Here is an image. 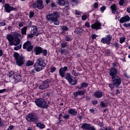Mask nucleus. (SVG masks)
<instances>
[{"mask_svg": "<svg viewBox=\"0 0 130 130\" xmlns=\"http://www.w3.org/2000/svg\"><path fill=\"white\" fill-rule=\"evenodd\" d=\"M67 71H68V67L65 66L63 68H61L59 70V76H60L61 78H64V79H66L68 83L70 84V85H72V86H76V85L78 84V80L76 79V77H75V80H74L73 79V76L70 73H67L65 76L64 74Z\"/></svg>", "mask_w": 130, "mask_h": 130, "instance_id": "f257e3e1", "label": "nucleus"}, {"mask_svg": "<svg viewBox=\"0 0 130 130\" xmlns=\"http://www.w3.org/2000/svg\"><path fill=\"white\" fill-rule=\"evenodd\" d=\"M19 37H20V34H15L14 35L8 34L6 36V38L11 46H13V45L17 46L21 43V40L19 39Z\"/></svg>", "mask_w": 130, "mask_h": 130, "instance_id": "f03ea898", "label": "nucleus"}, {"mask_svg": "<svg viewBox=\"0 0 130 130\" xmlns=\"http://www.w3.org/2000/svg\"><path fill=\"white\" fill-rule=\"evenodd\" d=\"M46 67V63L45 62V60H43L41 58H38L37 60L36 63L34 65V70H31V74H35L37 72H41L44 69V68ZM36 71V72H35Z\"/></svg>", "mask_w": 130, "mask_h": 130, "instance_id": "7ed1b4c3", "label": "nucleus"}, {"mask_svg": "<svg viewBox=\"0 0 130 130\" xmlns=\"http://www.w3.org/2000/svg\"><path fill=\"white\" fill-rule=\"evenodd\" d=\"M60 15L58 12L53 11L52 13L47 15L46 19L47 20L48 22H49L51 24V23H54V25H59L58 18H59Z\"/></svg>", "mask_w": 130, "mask_h": 130, "instance_id": "20e7f679", "label": "nucleus"}, {"mask_svg": "<svg viewBox=\"0 0 130 130\" xmlns=\"http://www.w3.org/2000/svg\"><path fill=\"white\" fill-rule=\"evenodd\" d=\"M35 103L39 107V108H42L43 109H47L48 107H49V104L50 102L49 101L45 102V100L40 98V99H36L35 100Z\"/></svg>", "mask_w": 130, "mask_h": 130, "instance_id": "39448f33", "label": "nucleus"}, {"mask_svg": "<svg viewBox=\"0 0 130 130\" xmlns=\"http://www.w3.org/2000/svg\"><path fill=\"white\" fill-rule=\"evenodd\" d=\"M33 52H35L36 55L43 54V56H47V50L44 49L40 46H36L34 48Z\"/></svg>", "mask_w": 130, "mask_h": 130, "instance_id": "423d86ee", "label": "nucleus"}, {"mask_svg": "<svg viewBox=\"0 0 130 130\" xmlns=\"http://www.w3.org/2000/svg\"><path fill=\"white\" fill-rule=\"evenodd\" d=\"M14 57L16 59V63L18 67L24 65V58L20 55V54L15 52L14 53Z\"/></svg>", "mask_w": 130, "mask_h": 130, "instance_id": "0eeeda50", "label": "nucleus"}, {"mask_svg": "<svg viewBox=\"0 0 130 130\" xmlns=\"http://www.w3.org/2000/svg\"><path fill=\"white\" fill-rule=\"evenodd\" d=\"M26 119L28 122H36L38 120V117L34 113H29L26 116Z\"/></svg>", "mask_w": 130, "mask_h": 130, "instance_id": "6e6552de", "label": "nucleus"}, {"mask_svg": "<svg viewBox=\"0 0 130 130\" xmlns=\"http://www.w3.org/2000/svg\"><path fill=\"white\" fill-rule=\"evenodd\" d=\"M32 9H38L39 10H42L44 9V5H43V0H37V3H34L32 5Z\"/></svg>", "mask_w": 130, "mask_h": 130, "instance_id": "1a4fd4ad", "label": "nucleus"}, {"mask_svg": "<svg viewBox=\"0 0 130 130\" xmlns=\"http://www.w3.org/2000/svg\"><path fill=\"white\" fill-rule=\"evenodd\" d=\"M112 40V35H108L106 36V37H104L102 38L101 42L102 43H103V44H107V45H109Z\"/></svg>", "mask_w": 130, "mask_h": 130, "instance_id": "9d476101", "label": "nucleus"}, {"mask_svg": "<svg viewBox=\"0 0 130 130\" xmlns=\"http://www.w3.org/2000/svg\"><path fill=\"white\" fill-rule=\"evenodd\" d=\"M4 7L6 13H11L12 11L15 12L18 11V8H17V7L14 8L13 6H11L9 4H5Z\"/></svg>", "mask_w": 130, "mask_h": 130, "instance_id": "9b49d317", "label": "nucleus"}, {"mask_svg": "<svg viewBox=\"0 0 130 130\" xmlns=\"http://www.w3.org/2000/svg\"><path fill=\"white\" fill-rule=\"evenodd\" d=\"M33 45L31 44V42L29 40L25 42L23 45V49H26L27 51L31 52L33 50Z\"/></svg>", "mask_w": 130, "mask_h": 130, "instance_id": "f8f14e48", "label": "nucleus"}, {"mask_svg": "<svg viewBox=\"0 0 130 130\" xmlns=\"http://www.w3.org/2000/svg\"><path fill=\"white\" fill-rule=\"evenodd\" d=\"M51 81L50 79H46V80H44L42 82V84H41L39 86V88L40 90H45V89H47L48 87H49V83H50Z\"/></svg>", "mask_w": 130, "mask_h": 130, "instance_id": "ddd939ff", "label": "nucleus"}, {"mask_svg": "<svg viewBox=\"0 0 130 130\" xmlns=\"http://www.w3.org/2000/svg\"><path fill=\"white\" fill-rule=\"evenodd\" d=\"M118 73V70L116 68L112 67L109 69V75L111 77V79L117 76V73Z\"/></svg>", "mask_w": 130, "mask_h": 130, "instance_id": "4468645a", "label": "nucleus"}, {"mask_svg": "<svg viewBox=\"0 0 130 130\" xmlns=\"http://www.w3.org/2000/svg\"><path fill=\"white\" fill-rule=\"evenodd\" d=\"M111 79L112 83L115 84L117 88H118V87L121 85V78L119 77V76H115L111 78Z\"/></svg>", "mask_w": 130, "mask_h": 130, "instance_id": "2eb2a0df", "label": "nucleus"}, {"mask_svg": "<svg viewBox=\"0 0 130 130\" xmlns=\"http://www.w3.org/2000/svg\"><path fill=\"white\" fill-rule=\"evenodd\" d=\"M81 127L85 130H96V128L93 126H91L90 124L87 123H83Z\"/></svg>", "mask_w": 130, "mask_h": 130, "instance_id": "dca6fc26", "label": "nucleus"}, {"mask_svg": "<svg viewBox=\"0 0 130 130\" xmlns=\"http://www.w3.org/2000/svg\"><path fill=\"white\" fill-rule=\"evenodd\" d=\"M91 28L94 29V30H99V29H101V22L96 21L95 23L91 25Z\"/></svg>", "mask_w": 130, "mask_h": 130, "instance_id": "f3484780", "label": "nucleus"}, {"mask_svg": "<svg viewBox=\"0 0 130 130\" xmlns=\"http://www.w3.org/2000/svg\"><path fill=\"white\" fill-rule=\"evenodd\" d=\"M130 21V17L128 15H126L125 16L121 17L119 19V22L121 24H123V23H126V22Z\"/></svg>", "mask_w": 130, "mask_h": 130, "instance_id": "a211bd4d", "label": "nucleus"}, {"mask_svg": "<svg viewBox=\"0 0 130 130\" xmlns=\"http://www.w3.org/2000/svg\"><path fill=\"white\" fill-rule=\"evenodd\" d=\"M89 86V83L84 82L81 84V86H76V89H78V90H81L83 88H87Z\"/></svg>", "mask_w": 130, "mask_h": 130, "instance_id": "6ab92c4d", "label": "nucleus"}, {"mask_svg": "<svg viewBox=\"0 0 130 130\" xmlns=\"http://www.w3.org/2000/svg\"><path fill=\"white\" fill-rule=\"evenodd\" d=\"M110 9L112 11V14H114L115 15L116 13H117V7L115 4H113L111 6Z\"/></svg>", "mask_w": 130, "mask_h": 130, "instance_id": "aec40b11", "label": "nucleus"}, {"mask_svg": "<svg viewBox=\"0 0 130 130\" xmlns=\"http://www.w3.org/2000/svg\"><path fill=\"white\" fill-rule=\"evenodd\" d=\"M68 113L69 114L76 116L78 114V112L76 110V109L71 108L68 109Z\"/></svg>", "mask_w": 130, "mask_h": 130, "instance_id": "412c9836", "label": "nucleus"}, {"mask_svg": "<svg viewBox=\"0 0 130 130\" xmlns=\"http://www.w3.org/2000/svg\"><path fill=\"white\" fill-rule=\"evenodd\" d=\"M94 96L95 98H102L103 96V93L100 91H96L94 92Z\"/></svg>", "mask_w": 130, "mask_h": 130, "instance_id": "4be33fe9", "label": "nucleus"}, {"mask_svg": "<svg viewBox=\"0 0 130 130\" xmlns=\"http://www.w3.org/2000/svg\"><path fill=\"white\" fill-rule=\"evenodd\" d=\"M37 127H39L40 129H43V128H45V125L42 122H38L36 124Z\"/></svg>", "mask_w": 130, "mask_h": 130, "instance_id": "5701e85b", "label": "nucleus"}, {"mask_svg": "<svg viewBox=\"0 0 130 130\" xmlns=\"http://www.w3.org/2000/svg\"><path fill=\"white\" fill-rule=\"evenodd\" d=\"M14 80L15 81H16V82H21V81H22V79L21 78V75H14V77H13Z\"/></svg>", "mask_w": 130, "mask_h": 130, "instance_id": "b1692460", "label": "nucleus"}, {"mask_svg": "<svg viewBox=\"0 0 130 130\" xmlns=\"http://www.w3.org/2000/svg\"><path fill=\"white\" fill-rule=\"evenodd\" d=\"M27 29H28L27 26H24L21 29V34H22V35H26V34H27Z\"/></svg>", "mask_w": 130, "mask_h": 130, "instance_id": "393cba45", "label": "nucleus"}, {"mask_svg": "<svg viewBox=\"0 0 130 130\" xmlns=\"http://www.w3.org/2000/svg\"><path fill=\"white\" fill-rule=\"evenodd\" d=\"M61 30H62V33H66V31H68L69 27L67 26H61Z\"/></svg>", "mask_w": 130, "mask_h": 130, "instance_id": "a878e982", "label": "nucleus"}, {"mask_svg": "<svg viewBox=\"0 0 130 130\" xmlns=\"http://www.w3.org/2000/svg\"><path fill=\"white\" fill-rule=\"evenodd\" d=\"M68 42H61L60 44V46L61 48H66V47H68Z\"/></svg>", "mask_w": 130, "mask_h": 130, "instance_id": "bb28decb", "label": "nucleus"}, {"mask_svg": "<svg viewBox=\"0 0 130 130\" xmlns=\"http://www.w3.org/2000/svg\"><path fill=\"white\" fill-rule=\"evenodd\" d=\"M104 52L106 53V56H110V54H111V51L110 49H105Z\"/></svg>", "mask_w": 130, "mask_h": 130, "instance_id": "cd10ccee", "label": "nucleus"}, {"mask_svg": "<svg viewBox=\"0 0 130 130\" xmlns=\"http://www.w3.org/2000/svg\"><path fill=\"white\" fill-rule=\"evenodd\" d=\"M58 4L59 6H66V1L64 0H58Z\"/></svg>", "mask_w": 130, "mask_h": 130, "instance_id": "c85d7f7f", "label": "nucleus"}, {"mask_svg": "<svg viewBox=\"0 0 130 130\" xmlns=\"http://www.w3.org/2000/svg\"><path fill=\"white\" fill-rule=\"evenodd\" d=\"M33 64H34V62L31 60H28L25 64L26 67H31V66H33Z\"/></svg>", "mask_w": 130, "mask_h": 130, "instance_id": "c756f323", "label": "nucleus"}, {"mask_svg": "<svg viewBox=\"0 0 130 130\" xmlns=\"http://www.w3.org/2000/svg\"><path fill=\"white\" fill-rule=\"evenodd\" d=\"M14 75H15V72H14L13 71L8 72V73L7 74V76H8V77H9V78H11V77H13V76H14Z\"/></svg>", "mask_w": 130, "mask_h": 130, "instance_id": "7c9ffc66", "label": "nucleus"}, {"mask_svg": "<svg viewBox=\"0 0 130 130\" xmlns=\"http://www.w3.org/2000/svg\"><path fill=\"white\" fill-rule=\"evenodd\" d=\"M77 34H81V33H83V32H84V30L80 27H78L77 28Z\"/></svg>", "mask_w": 130, "mask_h": 130, "instance_id": "2f4dec72", "label": "nucleus"}, {"mask_svg": "<svg viewBox=\"0 0 130 130\" xmlns=\"http://www.w3.org/2000/svg\"><path fill=\"white\" fill-rule=\"evenodd\" d=\"M38 32V29H33V34L35 35V36H39V33L37 32Z\"/></svg>", "mask_w": 130, "mask_h": 130, "instance_id": "473e14b6", "label": "nucleus"}, {"mask_svg": "<svg viewBox=\"0 0 130 130\" xmlns=\"http://www.w3.org/2000/svg\"><path fill=\"white\" fill-rule=\"evenodd\" d=\"M109 87H110L111 90H113L114 89V87H116V85L113 83L112 84L110 83L109 84Z\"/></svg>", "mask_w": 130, "mask_h": 130, "instance_id": "72a5a7b5", "label": "nucleus"}, {"mask_svg": "<svg viewBox=\"0 0 130 130\" xmlns=\"http://www.w3.org/2000/svg\"><path fill=\"white\" fill-rule=\"evenodd\" d=\"M34 15H35V13H34V11H31L29 12V18L30 19H32V18H33V17H34Z\"/></svg>", "mask_w": 130, "mask_h": 130, "instance_id": "f704fd0d", "label": "nucleus"}, {"mask_svg": "<svg viewBox=\"0 0 130 130\" xmlns=\"http://www.w3.org/2000/svg\"><path fill=\"white\" fill-rule=\"evenodd\" d=\"M125 41V37H121L120 38L119 43L120 44H122L123 42Z\"/></svg>", "mask_w": 130, "mask_h": 130, "instance_id": "c9c22d12", "label": "nucleus"}, {"mask_svg": "<svg viewBox=\"0 0 130 130\" xmlns=\"http://www.w3.org/2000/svg\"><path fill=\"white\" fill-rule=\"evenodd\" d=\"M85 92L86 91H85L84 90H80L78 91V94L79 96H82V95H84L85 94Z\"/></svg>", "mask_w": 130, "mask_h": 130, "instance_id": "e433bc0d", "label": "nucleus"}, {"mask_svg": "<svg viewBox=\"0 0 130 130\" xmlns=\"http://www.w3.org/2000/svg\"><path fill=\"white\" fill-rule=\"evenodd\" d=\"M22 48V45H19L17 47H14V50H19V49H21Z\"/></svg>", "mask_w": 130, "mask_h": 130, "instance_id": "4c0bfd02", "label": "nucleus"}, {"mask_svg": "<svg viewBox=\"0 0 130 130\" xmlns=\"http://www.w3.org/2000/svg\"><path fill=\"white\" fill-rule=\"evenodd\" d=\"M99 6V4H98V3L95 2L93 5V7L94 8V9H95L96 10L98 9Z\"/></svg>", "mask_w": 130, "mask_h": 130, "instance_id": "58836bf2", "label": "nucleus"}, {"mask_svg": "<svg viewBox=\"0 0 130 130\" xmlns=\"http://www.w3.org/2000/svg\"><path fill=\"white\" fill-rule=\"evenodd\" d=\"M51 71H50V73H54V72H55V71H56V68L52 66L51 68Z\"/></svg>", "mask_w": 130, "mask_h": 130, "instance_id": "ea45409f", "label": "nucleus"}, {"mask_svg": "<svg viewBox=\"0 0 130 130\" xmlns=\"http://www.w3.org/2000/svg\"><path fill=\"white\" fill-rule=\"evenodd\" d=\"M87 15L86 14H84L81 16V19L82 21H86V20H87Z\"/></svg>", "mask_w": 130, "mask_h": 130, "instance_id": "a19ab883", "label": "nucleus"}, {"mask_svg": "<svg viewBox=\"0 0 130 130\" xmlns=\"http://www.w3.org/2000/svg\"><path fill=\"white\" fill-rule=\"evenodd\" d=\"M50 6L52 8L57 7L56 4H55V3L54 2H52Z\"/></svg>", "mask_w": 130, "mask_h": 130, "instance_id": "79ce46f5", "label": "nucleus"}, {"mask_svg": "<svg viewBox=\"0 0 130 130\" xmlns=\"http://www.w3.org/2000/svg\"><path fill=\"white\" fill-rule=\"evenodd\" d=\"M124 4V0H120L119 1V6H122Z\"/></svg>", "mask_w": 130, "mask_h": 130, "instance_id": "37998d69", "label": "nucleus"}, {"mask_svg": "<svg viewBox=\"0 0 130 130\" xmlns=\"http://www.w3.org/2000/svg\"><path fill=\"white\" fill-rule=\"evenodd\" d=\"M105 10H106V7L105 6H102L101 8H100V11L103 13V12H104L105 11Z\"/></svg>", "mask_w": 130, "mask_h": 130, "instance_id": "c03bdc74", "label": "nucleus"}, {"mask_svg": "<svg viewBox=\"0 0 130 130\" xmlns=\"http://www.w3.org/2000/svg\"><path fill=\"white\" fill-rule=\"evenodd\" d=\"M104 130H112L111 127L108 126H105L103 127Z\"/></svg>", "mask_w": 130, "mask_h": 130, "instance_id": "a18cd8bd", "label": "nucleus"}, {"mask_svg": "<svg viewBox=\"0 0 130 130\" xmlns=\"http://www.w3.org/2000/svg\"><path fill=\"white\" fill-rule=\"evenodd\" d=\"M123 27H124L125 28H128L129 27H130V23H124L123 25Z\"/></svg>", "mask_w": 130, "mask_h": 130, "instance_id": "49530a36", "label": "nucleus"}, {"mask_svg": "<svg viewBox=\"0 0 130 130\" xmlns=\"http://www.w3.org/2000/svg\"><path fill=\"white\" fill-rule=\"evenodd\" d=\"M101 105L102 106V107H107V104L104 102H101Z\"/></svg>", "mask_w": 130, "mask_h": 130, "instance_id": "de8ad7c7", "label": "nucleus"}, {"mask_svg": "<svg viewBox=\"0 0 130 130\" xmlns=\"http://www.w3.org/2000/svg\"><path fill=\"white\" fill-rule=\"evenodd\" d=\"M98 125L99 126H100V127H102L103 126H104V123H103V122H99Z\"/></svg>", "mask_w": 130, "mask_h": 130, "instance_id": "09e8293b", "label": "nucleus"}, {"mask_svg": "<svg viewBox=\"0 0 130 130\" xmlns=\"http://www.w3.org/2000/svg\"><path fill=\"white\" fill-rule=\"evenodd\" d=\"M2 26H6V22L4 21H0V27Z\"/></svg>", "mask_w": 130, "mask_h": 130, "instance_id": "8fccbe9b", "label": "nucleus"}, {"mask_svg": "<svg viewBox=\"0 0 130 130\" xmlns=\"http://www.w3.org/2000/svg\"><path fill=\"white\" fill-rule=\"evenodd\" d=\"M73 95H74L75 98H77V97H78V96H79L78 91H76V92H74L73 93Z\"/></svg>", "mask_w": 130, "mask_h": 130, "instance_id": "3c124183", "label": "nucleus"}, {"mask_svg": "<svg viewBox=\"0 0 130 130\" xmlns=\"http://www.w3.org/2000/svg\"><path fill=\"white\" fill-rule=\"evenodd\" d=\"M97 37H98V36H97V35L94 34V35H91V38L93 40H94V39H96V38H97Z\"/></svg>", "mask_w": 130, "mask_h": 130, "instance_id": "603ef678", "label": "nucleus"}, {"mask_svg": "<svg viewBox=\"0 0 130 130\" xmlns=\"http://www.w3.org/2000/svg\"><path fill=\"white\" fill-rule=\"evenodd\" d=\"M65 40H66V41H68V42H70L72 40V39H71V38L70 37H68V36L66 37Z\"/></svg>", "mask_w": 130, "mask_h": 130, "instance_id": "864d4df0", "label": "nucleus"}, {"mask_svg": "<svg viewBox=\"0 0 130 130\" xmlns=\"http://www.w3.org/2000/svg\"><path fill=\"white\" fill-rule=\"evenodd\" d=\"M34 34H30L27 35V38H33L34 37Z\"/></svg>", "mask_w": 130, "mask_h": 130, "instance_id": "5fc2aeb1", "label": "nucleus"}, {"mask_svg": "<svg viewBox=\"0 0 130 130\" xmlns=\"http://www.w3.org/2000/svg\"><path fill=\"white\" fill-rule=\"evenodd\" d=\"M92 105H97L98 104V101H92Z\"/></svg>", "mask_w": 130, "mask_h": 130, "instance_id": "6e6d98bb", "label": "nucleus"}, {"mask_svg": "<svg viewBox=\"0 0 130 130\" xmlns=\"http://www.w3.org/2000/svg\"><path fill=\"white\" fill-rule=\"evenodd\" d=\"M63 117L65 119H69V118H70V115H69L68 114H66V115H64L63 116Z\"/></svg>", "mask_w": 130, "mask_h": 130, "instance_id": "4d7b16f0", "label": "nucleus"}, {"mask_svg": "<svg viewBox=\"0 0 130 130\" xmlns=\"http://www.w3.org/2000/svg\"><path fill=\"white\" fill-rule=\"evenodd\" d=\"M63 117V116H62V114L60 113L59 114V120L61 121V120H63L61 118Z\"/></svg>", "mask_w": 130, "mask_h": 130, "instance_id": "13d9d810", "label": "nucleus"}, {"mask_svg": "<svg viewBox=\"0 0 130 130\" xmlns=\"http://www.w3.org/2000/svg\"><path fill=\"white\" fill-rule=\"evenodd\" d=\"M119 44H118L117 43H115L114 44V46H115L116 48H118L119 47Z\"/></svg>", "mask_w": 130, "mask_h": 130, "instance_id": "bf43d9fd", "label": "nucleus"}, {"mask_svg": "<svg viewBox=\"0 0 130 130\" xmlns=\"http://www.w3.org/2000/svg\"><path fill=\"white\" fill-rule=\"evenodd\" d=\"M85 27H87V28H90V23L89 22H86L85 24Z\"/></svg>", "mask_w": 130, "mask_h": 130, "instance_id": "052dcab7", "label": "nucleus"}, {"mask_svg": "<svg viewBox=\"0 0 130 130\" xmlns=\"http://www.w3.org/2000/svg\"><path fill=\"white\" fill-rule=\"evenodd\" d=\"M76 69L77 70V71H78V72H81L82 71V68H81V67L77 66L76 67Z\"/></svg>", "mask_w": 130, "mask_h": 130, "instance_id": "680f3d73", "label": "nucleus"}, {"mask_svg": "<svg viewBox=\"0 0 130 130\" xmlns=\"http://www.w3.org/2000/svg\"><path fill=\"white\" fill-rule=\"evenodd\" d=\"M60 51L61 52V54H63V53L66 52V49H61Z\"/></svg>", "mask_w": 130, "mask_h": 130, "instance_id": "e2e57ef3", "label": "nucleus"}, {"mask_svg": "<svg viewBox=\"0 0 130 130\" xmlns=\"http://www.w3.org/2000/svg\"><path fill=\"white\" fill-rule=\"evenodd\" d=\"M76 71H75V70H72V76H76Z\"/></svg>", "mask_w": 130, "mask_h": 130, "instance_id": "0e129e2a", "label": "nucleus"}, {"mask_svg": "<svg viewBox=\"0 0 130 130\" xmlns=\"http://www.w3.org/2000/svg\"><path fill=\"white\" fill-rule=\"evenodd\" d=\"M19 27H23L24 26V23L23 22H20L18 24Z\"/></svg>", "mask_w": 130, "mask_h": 130, "instance_id": "69168bd1", "label": "nucleus"}, {"mask_svg": "<svg viewBox=\"0 0 130 130\" xmlns=\"http://www.w3.org/2000/svg\"><path fill=\"white\" fill-rule=\"evenodd\" d=\"M75 5H78V0H72Z\"/></svg>", "mask_w": 130, "mask_h": 130, "instance_id": "338daca9", "label": "nucleus"}, {"mask_svg": "<svg viewBox=\"0 0 130 130\" xmlns=\"http://www.w3.org/2000/svg\"><path fill=\"white\" fill-rule=\"evenodd\" d=\"M75 13H76V15H81V12H80V11H79L78 10H76Z\"/></svg>", "mask_w": 130, "mask_h": 130, "instance_id": "774afa93", "label": "nucleus"}]
</instances>
